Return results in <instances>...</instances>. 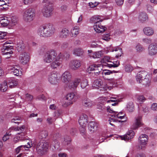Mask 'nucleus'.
Here are the masks:
<instances>
[{"label": "nucleus", "mask_w": 157, "mask_h": 157, "mask_svg": "<svg viewBox=\"0 0 157 157\" xmlns=\"http://www.w3.org/2000/svg\"><path fill=\"white\" fill-rule=\"evenodd\" d=\"M134 135V132L132 130H130L125 135L122 137V139L124 140H127L132 138Z\"/></svg>", "instance_id": "nucleus-25"}, {"label": "nucleus", "mask_w": 157, "mask_h": 157, "mask_svg": "<svg viewBox=\"0 0 157 157\" xmlns=\"http://www.w3.org/2000/svg\"><path fill=\"white\" fill-rule=\"evenodd\" d=\"M80 82L81 80L80 79L76 78L74 82L75 86L77 87Z\"/></svg>", "instance_id": "nucleus-63"}, {"label": "nucleus", "mask_w": 157, "mask_h": 157, "mask_svg": "<svg viewBox=\"0 0 157 157\" xmlns=\"http://www.w3.org/2000/svg\"><path fill=\"white\" fill-rule=\"evenodd\" d=\"M145 76L144 77H139L137 76V74L136 76V79L137 82H140L141 80H143V79H145Z\"/></svg>", "instance_id": "nucleus-62"}, {"label": "nucleus", "mask_w": 157, "mask_h": 157, "mask_svg": "<svg viewBox=\"0 0 157 157\" xmlns=\"http://www.w3.org/2000/svg\"><path fill=\"white\" fill-rule=\"evenodd\" d=\"M137 76L139 77H144L145 76V79L141 80L139 82L142 84L144 85L147 86L150 83V75L146 71H141L137 74Z\"/></svg>", "instance_id": "nucleus-6"}, {"label": "nucleus", "mask_w": 157, "mask_h": 157, "mask_svg": "<svg viewBox=\"0 0 157 157\" xmlns=\"http://www.w3.org/2000/svg\"><path fill=\"white\" fill-rule=\"evenodd\" d=\"M99 45L97 43V42L93 41L92 42L90 47L92 48H97L98 47Z\"/></svg>", "instance_id": "nucleus-57"}, {"label": "nucleus", "mask_w": 157, "mask_h": 157, "mask_svg": "<svg viewBox=\"0 0 157 157\" xmlns=\"http://www.w3.org/2000/svg\"><path fill=\"white\" fill-rule=\"evenodd\" d=\"M61 64V61L56 59L52 62L51 64V66L52 68H55L60 66Z\"/></svg>", "instance_id": "nucleus-33"}, {"label": "nucleus", "mask_w": 157, "mask_h": 157, "mask_svg": "<svg viewBox=\"0 0 157 157\" xmlns=\"http://www.w3.org/2000/svg\"><path fill=\"white\" fill-rule=\"evenodd\" d=\"M17 19L15 16H13L10 19V26H12L16 25L17 23Z\"/></svg>", "instance_id": "nucleus-37"}, {"label": "nucleus", "mask_w": 157, "mask_h": 157, "mask_svg": "<svg viewBox=\"0 0 157 157\" xmlns=\"http://www.w3.org/2000/svg\"><path fill=\"white\" fill-rule=\"evenodd\" d=\"M142 125V117L138 116L135 118V122L132 125V128L133 129H136L141 126Z\"/></svg>", "instance_id": "nucleus-12"}, {"label": "nucleus", "mask_w": 157, "mask_h": 157, "mask_svg": "<svg viewBox=\"0 0 157 157\" xmlns=\"http://www.w3.org/2000/svg\"><path fill=\"white\" fill-rule=\"evenodd\" d=\"M146 100L145 98L143 95L138 96L137 98V101L141 103L144 102Z\"/></svg>", "instance_id": "nucleus-46"}, {"label": "nucleus", "mask_w": 157, "mask_h": 157, "mask_svg": "<svg viewBox=\"0 0 157 157\" xmlns=\"http://www.w3.org/2000/svg\"><path fill=\"white\" fill-rule=\"evenodd\" d=\"M99 16H94L91 17L90 19V23H94V25L96 23L97 21L99 22V21H102V20H100Z\"/></svg>", "instance_id": "nucleus-32"}, {"label": "nucleus", "mask_w": 157, "mask_h": 157, "mask_svg": "<svg viewBox=\"0 0 157 157\" xmlns=\"http://www.w3.org/2000/svg\"><path fill=\"white\" fill-rule=\"evenodd\" d=\"M32 142H28L27 145H21L17 148L15 149L16 152L17 154H18L21 150H27L26 148H30L32 146Z\"/></svg>", "instance_id": "nucleus-18"}, {"label": "nucleus", "mask_w": 157, "mask_h": 157, "mask_svg": "<svg viewBox=\"0 0 157 157\" xmlns=\"http://www.w3.org/2000/svg\"><path fill=\"white\" fill-rule=\"evenodd\" d=\"M151 109L154 111L157 110V103H153L151 105Z\"/></svg>", "instance_id": "nucleus-58"}, {"label": "nucleus", "mask_w": 157, "mask_h": 157, "mask_svg": "<svg viewBox=\"0 0 157 157\" xmlns=\"http://www.w3.org/2000/svg\"><path fill=\"white\" fill-rule=\"evenodd\" d=\"M144 34L147 36H152L154 33L153 29L150 27H146L143 29Z\"/></svg>", "instance_id": "nucleus-22"}, {"label": "nucleus", "mask_w": 157, "mask_h": 157, "mask_svg": "<svg viewBox=\"0 0 157 157\" xmlns=\"http://www.w3.org/2000/svg\"><path fill=\"white\" fill-rule=\"evenodd\" d=\"M49 147V144L44 140H40L36 147V150L38 154L40 155H44L47 151Z\"/></svg>", "instance_id": "nucleus-3"}, {"label": "nucleus", "mask_w": 157, "mask_h": 157, "mask_svg": "<svg viewBox=\"0 0 157 157\" xmlns=\"http://www.w3.org/2000/svg\"><path fill=\"white\" fill-rule=\"evenodd\" d=\"M148 136L146 134H142L140 135L139 138L140 145L139 147L141 149H143L147 144L148 140Z\"/></svg>", "instance_id": "nucleus-9"}, {"label": "nucleus", "mask_w": 157, "mask_h": 157, "mask_svg": "<svg viewBox=\"0 0 157 157\" xmlns=\"http://www.w3.org/2000/svg\"><path fill=\"white\" fill-rule=\"evenodd\" d=\"M74 96L75 94L73 93H69L66 96V98L67 100L71 101L73 99Z\"/></svg>", "instance_id": "nucleus-41"}, {"label": "nucleus", "mask_w": 157, "mask_h": 157, "mask_svg": "<svg viewBox=\"0 0 157 157\" xmlns=\"http://www.w3.org/2000/svg\"><path fill=\"white\" fill-rule=\"evenodd\" d=\"M113 63V64L107 63V66L109 67H117L119 65L120 62L119 61H117L115 62H114Z\"/></svg>", "instance_id": "nucleus-40"}, {"label": "nucleus", "mask_w": 157, "mask_h": 157, "mask_svg": "<svg viewBox=\"0 0 157 157\" xmlns=\"http://www.w3.org/2000/svg\"><path fill=\"white\" fill-rule=\"evenodd\" d=\"M0 22L1 25L3 26H6L8 25L10 26V19L7 17L1 19Z\"/></svg>", "instance_id": "nucleus-30"}, {"label": "nucleus", "mask_w": 157, "mask_h": 157, "mask_svg": "<svg viewBox=\"0 0 157 157\" xmlns=\"http://www.w3.org/2000/svg\"><path fill=\"white\" fill-rule=\"evenodd\" d=\"M84 53L83 50L80 48H76L74 49L73 54L77 56H80Z\"/></svg>", "instance_id": "nucleus-28"}, {"label": "nucleus", "mask_w": 157, "mask_h": 157, "mask_svg": "<svg viewBox=\"0 0 157 157\" xmlns=\"http://www.w3.org/2000/svg\"><path fill=\"white\" fill-rule=\"evenodd\" d=\"M35 17V11L33 9L29 8L26 9L23 15V19L25 21L31 22Z\"/></svg>", "instance_id": "nucleus-5"}, {"label": "nucleus", "mask_w": 157, "mask_h": 157, "mask_svg": "<svg viewBox=\"0 0 157 157\" xmlns=\"http://www.w3.org/2000/svg\"><path fill=\"white\" fill-rule=\"evenodd\" d=\"M102 55V52L101 51H99L94 52L92 55V57L94 58H99Z\"/></svg>", "instance_id": "nucleus-45"}, {"label": "nucleus", "mask_w": 157, "mask_h": 157, "mask_svg": "<svg viewBox=\"0 0 157 157\" xmlns=\"http://www.w3.org/2000/svg\"><path fill=\"white\" fill-rule=\"evenodd\" d=\"M69 87L70 89H75L77 87L74 82H70L69 85Z\"/></svg>", "instance_id": "nucleus-60"}, {"label": "nucleus", "mask_w": 157, "mask_h": 157, "mask_svg": "<svg viewBox=\"0 0 157 157\" xmlns=\"http://www.w3.org/2000/svg\"><path fill=\"white\" fill-rule=\"evenodd\" d=\"M33 96L29 94H25V100L28 101H31L33 99Z\"/></svg>", "instance_id": "nucleus-52"}, {"label": "nucleus", "mask_w": 157, "mask_h": 157, "mask_svg": "<svg viewBox=\"0 0 157 157\" xmlns=\"http://www.w3.org/2000/svg\"><path fill=\"white\" fill-rule=\"evenodd\" d=\"M59 56L60 58H62L63 59H68L70 56L69 53L67 52H65L63 53H60L59 55Z\"/></svg>", "instance_id": "nucleus-38"}, {"label": "nucleus", "mask_w": 157, "mask_h": 157, "mask_svg": "<svg viewBox=\"0 0 157 157\" xmlns=\"http://www.w3.org/2000/svg\"><path fill=\"white\" fill-rule=\"evenodd\" d=\"M143 41L146 44H150L152 42V40L150 38H145L143 39Z\"/></svg>", "instance_id": "nucleus-59"}, {"label": "nucleus", "mask_w": 157, "mask_h": 157, "mask_svg": "<svg viewBox=\"0 0 157 157\" xmlns=\"http://www.w3.org/2000/svg\"><path fill=\"white\" fill-rule=\"evenodd\" d=\"M18 84L17 80L10 78L8 80V85L9 87L11 88L15 87Z\"/></svg>", "instance_id": "nucleus-23"}, {"label": "nucleus", "mask_w": 157, "mask_h": 157, "mask_svg": "<svg viewBox=\"0 0 157 157\" xmlns=\"http://www.w3.org/2000/svg\"><path fill=\"white\" fill-rule=\"evenodd\" d=\"M114 73L116 72L114 71H112L109 70H103V73L105 75H109L110 74L113 73V72Z\"/></svg>", "instance_id": "nucleus-55"}, {"label": "nucleus", "mask_w": 157, "mask_h": 157, "mask_svg": "<svg viewBox=\"0 0 157 157\" xmlns=\"http://www.w3.org/2000/svg\"><path fill=\"white\" fill-rule=\"evenodd\" d=\"M124 0H115L116 4L119 6L122 5L124 2Z\"/></svg>", "instance_id": "nucleus-64"}, {"label": "nucleus", "mask_w": 157, "mask_h": 157, "mask_svg": "<svg viewBox=\"0 0 157 157\" xmlns=\"http://www.w3.org/2000/svg\"><path fill=\"white\" fill-rule=\"evenodd\" d=\"M54 29L50 24L40 26L37 29V32L40 36L48 37L54 33Z\"/></svg>", "instance_id": "nucleus-1"}, {"label": "nucleus", "mask_w": 157, "mask_h": 157, "mask_svg": "<svg viewBox=\"0 0 157 157\" xmlns=\"http://www.w3.org/2000/svg\"><path fill=\"white\" fill-rule=\"evenodd\" d=\"M9 43H7L6 42L4 44L3 47L2 48V52L3 55H9V56H7L6 59H8L10 58L11 56V55L13 54L11 49H13L12 46H7V44H9Z\"/></svg>", "instance_id": "nucleus-7"}, {"label": "nucleus", "mask_w": 157, "mask_h": 157, "mask_svg": "<svg viewBox=\"0 0 157 157\" xmlns=\"http://www.w3.org/2000/svg\"><path fill=\"white\" fill-rule=\"evenodd\" d=\"M82 103L83 105L86 107H90L93 105V101L87 98L82 100Z\"/></svg>", "instance_id": "nucleus-26"}, {"label": "nucleus", "mask_w": 157, "mask_h": 157, "mask_svg": "<svg viewBox=\"0 0 157 157\" xmlns=\"http://www.w3.org/2000/svg\"><path fill=\"white\" fill-rule=\"evenodd\" d=\"M35 0H23V2L25 5H28L32 3Z\"/></svg>", "instance_id": "nucleus-56"}, {"label": "nucleus", "mask_w": 157, "mask_h": 157, "mask_svg": "<svg viewBox=\"0 0 157 157\" xmlns=\"http://www.w3.org/2000/svg\"><path fill=\"white\" fill-rule=\"evenodd\" d=\"M69 31L67 29L63 28L59 32V36L60 38H66L69 35Z\"/></svg>", "instance_id": "nucleus-17"}, {"label": "nucleus", "mask_w": 157, "mask_h": 157, "mask_svg": "<svg viewBox=\"0 0 157 157\" xmlns=\"http://www.w3.org/2000/svg\"><path fill=\"white\" fill-rule=\"evenodd\" d=\"M136 48L137 51L139 52H142L144 50V48L142 47L141 45L139 44L136 46Z\"/></svg>", "instance_id": "nucleus-49"}, {"label": "nucleus", "mask_w": 157, "mask_h": 157, "mask_svg": "<svg viewBox=\"0 0 157 157\" xmlns=\"http://www.w3.org/2000/svg\"><path fill=\"white\" fill-rule=\"evenodd\" d=\"M99 3L98 2H96L95 1L93 0L92 2H89V4L90 7L93 8L96 6Z\"/></svg>", "instance_id": "nucleus-48"}, {"label": "nucleus", "mask_w": 157, "mask_h": 157, "mask_svg": "<svg viewBox=\"0 0 157 157\" xmlns=\"http://www.w3.org/2000/svg\"><path fill=\"white\" fill-rule=\"evenodd\" d=\"M25 48V45L22 42L17 43V48L19 52H21Z\"/></svg>", "instance_id": "nucleus-35"}, {"label": "nucleus", "mask_w": 157, "mask_h": 157, "mask_svg": "<svg viewBox=\"0 0 157 157\" xmlns=\"http://www.w3.org/2000/svg\"><path fill=\"white\" fill-rule=\"evenodd\" d=\"M118 51L119 52L117 54V55H116V57L117 58H118L119 57H120L121 56L122 54H123L122 51V49L121 48H116L113 49V51Z\"/></svg>", "instance_id": "nucleus-43"}, {"label": "nucleus", "mask_w": 157, "mask_h": 157, "mask_svg": "<svg viewBox=\"0 0 157 157\" xmlns=\"http://www.w3.org/2000/svg\"><path fill=\"white\" fill-rule=\"evenodd\" d=\"M93 86L96 89L102 88L104 90V88L103 87V82L101 79H96L94 80Z\"/></svg>", "instance_id": "nucleus-20"}, {"label": "nucleus", "mask_w": 157, "mask_h": 157, "mask_svg": "<svg viewBox=\"0 0 157 157\" xmlns=\"http://www.w3.org/2000/svg\"><path fill=\"white\" fill-rule=\"evenodd\" d=\"M157 53V45L155 43L150 44L148 47V54L150 56H153Z\"/></svg>", "instance_id": "nucleus-11"}, {"label": "nucleus", "mask_w": 157, "mask_h": 157, "mask_svg": "<svg viewBox=\"0 0 157 157\" xmlns=\"http://www.w3.org/2000/svg\"><path fill=\"white\" fill-rule=\"evenodd\" d=\"M42 3L43 7L41 11L43 16L46 17H50L52 14L53 11L52 2L49 0H43Z\"/></svg>", "instance_id": "nucleus-2"}, {"label": "nucleus", "mask_w": 157, "mask_h": 157, "mask_svg": "<svg viewBox=\"0 0 157 157\" xmlns=\"http://www.w3.org/2000/svg\"><path fill=\"white\" fill-rule=\"evenodd\" d=\"M125 71L127 72H130L132 70V67L130 65H127L125 66Z\"/></svg>", "instance_id": "nucleus-50"}, {"label": "nucleus", "mask_w": 157, "mask_h": 157, "mask_svg": "<svg viewBox=\"0 0 157 157\" xmlns=\"http://www.w3.org/2000/svg\"><path fill=\"white\" fill-rule=\"evenodd\" d=\"M6 35V33L5 32H0V40L4 39V37Z\"/></svg>", "instance_id": "nucleus-61"}, {"label": "nucleus", "mask_w": 157, "mask_h": 157, "mask_svg": "<svg viewBox=\"0 0 157 157\" xmlns=\"http://www.w3.org/2000/svg\"><path fill=\"white\" fill-rule=\"evenodd\" d=\"M88 82L86 79L83 80L81 82V87L84 89L88 85Z\"/></svg>", "instance_id": "nucleus-47"}, {"label": "nucleus", "mask_w": 157, "mask_h": 157, "mask_svg": "<svg viewBox=\"0 0 157 157\" xmlns=\"http://www.w3.org/2000/svg\"><path fill=\"white\" fill-rule=\"evenodd\" d=\"M21 118L19 117H15L11 119V121L15 123L18 124L20 123Z\"/></svg>", "instance_id": "nucleus-44"}, {"label": "nucleus", "mask_w": 157, "mask_h": 157, "mask_svg": "<svg viewBox=\"0 0 157 157\" xmlns=\"http://www.w3.org/2000/svg\"><path fill=\"white\" fill-rule=\"evenodd\" d=\"M19 59L22 64H27L29 59V55L27 53L24 52L21 55Z\"/></svg>", "instance_id": "nucleus-14"}, {"label": "nucleus", "mask_w": 157, "mask_h": 157, "mask_svg": "<svg viewBox=\"0 0 157 157\" xmlns=\"http://www.w3.org/2000/svg\"><path fill=\"white\" fill-rule=\"evenodd\" d=\"M7 82L6 81H4L0 85V89L2 92L6 91L7 89Z\"/></svg>", "instance_id": "nucleus-31"}, {"label": "nucleus", "mask_w": 157, "mask_h": 157, "mask_svg": "<svg viewBox=\"0 0 157 157\" xmlns=\"http://www.w3.org/2000/svg\"><path fill=\"white\" fill-rule=\"evenodd\" d=\"M53 145H54L55 148H58L59 147V143L58 141V140L54 138L53 141L52 142Z\"/></svg>", "instance_id": "nucleus-51"}, {"label": "nucleus", "mask_w": 157, "mask_h": 157, "mask_svg": "<svg viewBox=\"0 0 157 157\" xmlns=\"http://www.w3.org/2000/svg\"><path fill=\"white\" fill-rule=\"evenodd\" d=\"M139 19V21L142 23H143L147 19V14L145 13H140Z\"/></svg>", "instance_id": "nucleus-29"}, {"label": "nucleus", "mask_w": 157, "mask_h": 157, "mask_svg": "<svg viewBox=\"0 0 157 157\" xmlns=\"http://www.w3.org/2000/svg\"><path fill=\"white\" fill-rule=\"evenodd\" d=\"M71 75L69 71L65 72L62 75V79L64 82H69L71 80Z\"/></svg>", "instance_id": "nucleus-19"}, {"label": "nucleus", "mask_w": 157, "mask_h": 157, "mask_svg": "<svg viewBox=\"0 0 157 157\" xmlns=\"http://www.w3.org/2000/svg\"><path fill=\"white\" fill-rule=\"evenodd\" d=\"M48 136V133L46 131H41L39 133V137L40 139H45Z\"/></svg>", "instance_id": "nucleus-36"}, {"label": "nucleus", "mask_w": 157, "mask_h": 157, "mask_svg": "<svg viewBox=\"0 0 157 157\" xmlns=\"http://www.w3.org/2000/svg\"><path fill=\"white\" fill-rule=\"evenodd\" d=\"M98 127V123L94 121H91L89 124L88 129L90 132H93L97 130Z\"/></svg>", "instance_id": "nucleus-21"}, {"label": "nucleus", "mask_w": 157, "mask_h": 157, "mask_svg": "<svg viewBox=\"0 0 157 157\" xmlns=\"http://www.w3.org/2000/svg\"><path fill=\"white\" fill-rule=\"evenodd\" d=\"M69 65L70 69L72 70H75L80 67L81 62L80 60H73L70 61Z\"/></svg>", "instance_id": "nucleus-10"}, {"label": "nucleus", "mask_w": 157, "mask_h": 157, "mask_svg": "<svg viewBox=\"0 0 157 157\" xmlns=\"http://www.w3.org/2000/svg\"><path fill=\"white\" fill-rule=\"evenodd\" d=\"M57 53L53 50H49L46 52L43 57L44 61L46 63H50L56 59Z\"/></svg>", "instance_id": "nucleus-4"}, {"label": "nucleus", "mask_w": 157, "mask_h": 157, "mask_svg": "<svg viewBox=\"0 0 157 157\" xmlns=\"http://www.w3.org/2000/svg\"><path fill=\"white\" fill-rule=\"evenodd\" d=\"M61 140L63 141V143L68 144L71 141V139L69 136H66L62 138Z\"/></svg>", "instance_id": "nucleus-39"}, {"label": "nucleus", "mask_w": 157, "mask_h": 157, "mask_svg": "<svg viewBox=\"0 0 157 157\" xmlns=\"http://www.w3.org/2000/svg\"><path fill=\"white\" fill-rule=\"evenodd\" d=\"M17 66H13L10 67L9 69L11 72L14 75L18 76L19 75V70Z\"/></svg>", "instance_id": "nucleus-27"}, {"label": "nucleus", "mask_w": 157, "mask_h": 157, "mask_svg": "<svg viewBox=\"0 0 157 157\" xmlns=\"http://www.w3.org/2000/svg\"><path fill=\"white\" fill-rule=\"evenodd\" d=\"M88 117L85 114H82L80 117L78 122L80 126H86Z\"/></svg>", "instance_id": "nucleus-15"}, {"label": "nucleus", "mask_w": 157, "mask_h": 157, "mask_svg": "<svg viewBox=\"0 0 157 157\" xmlns=\"http://www.w3.org/2000/svg\"><path fill=\"white\" fill-rule=\"evenodd\" d=\"M67 9V6L65 5H62L60 8V10L62 12H64L66 11Z\"/></svg>", "instance_id": "nucleus-54"}, {"label": "nucleus", "mask_w": 157, "mask_h": 157, "mask_svg": "<svg viewBox=\"0 0 157 157\" xmlns=\"http://www.w3.org/2000/svg\"><path fill=\"white\" fill-rule=\"evenodd\" d=\"M94 30L98 33L103 32L106 29V28L99 24V23L98 21H97L95 25H94Z\"/></svg>", "instance_id": "nucleus-13"}, {"label": "nucleus", "mask_w": 157, "mask_h": 157, "mask_svg": "<svg viewBox=\"0 0 157 157\" xmlns=\"http://www.w3.org/2000/svg\"><path fill=\"white\" fill-rule=\"evenodd\" d=\"M70 32L71 37H76L79 33V27L77 26L74 27L71 29Z\"/></svg>", "instance_id": "nucleus-24"}, {"label": "nucleus", "mask_w": 157, "mask_h": 157, "mask_svg": "<svg viewBox=\"0 0 157 157\" xmlns=\"http://www.w3.org/2000/svg\"><path fill=\"white\" fill-rule=\"evenodd\" d=\"M86 126H81L80 128V131L81 133L83 135H85L86 133Z\"/></svg>", "instance_id": "nucleus-53"}, {"label": "nucleus", "mask_w": 157, "mask_h": 157, "mask_svg": "<svg viewBox=\"0 0 157 157\" xmlns=\"http://www.w3.org/2000/svg\"><path fill=\"white\" fill-rule=\"evenodd\" d=\"M89 70L91 71H94V74H98L102 70L101 65L100 64H93L90 66Z\"/></svg>", "instance_id": "nucleus-16"}, {"label": "nucleus", "mask_w": 157, "mask_h": 157, "mask_svg": "<svg viewBox=\"0 0 157 157\" xmlns=\"http://www.w3.org/2000/svg\"><path fill=\"white\" fill-rule=\"evenodd\" d=\"M25 127L24 125H23L21 127H17L16 128H15L14 129V130L16 131H18L21 132L20 133H18V134H20L21 136H25V133L23 132L24 130L25 129Z\"/></svg>", "instance_id": "nucleus-34"}, {"label": "nucleus", "mask_w": 157, "mask_h": 157, "mask_svg": "<svg viewBox=\"0 0 157 157\" xmlns=\"http://www.w3.org/2000/svg\"><path fill=\"white\" fill-rule=\"evenodd\" d=\"M59 76H58V73L56 71L51 72L48 75V80L52 84H55L59 81Z\"/></svg>", "instance_id": "nucleus-8"}, {"label": "nucleus", "mask_w": 157, "mask_h": 157, "mask_svg": "<svg viewBox=\"0 0 157 157\" xmlns=\"http://www.w3.org/2000/svg\"><path fill=\"white\" fill-rule=\"evenodd\" d=\"M127 109L129 112H132L134 110V105L132 103H130L127 105Z\"/></svg>", "instance_id": "nucleus-42"}]
</instances>
